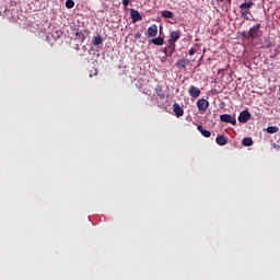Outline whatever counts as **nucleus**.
<instances>
[{
    "mask_svg": "<svg viewBox=\"0 0 280 280\" xmlns=\"http://www.w3.org/2000/svg\"><path fill=\"white\" fill-rule=\"evenodd\" d=\"M188 95L190 97H192L194 100H197L199 97V95H201V90H199V88L190 85L188 89Z\"/></svg>",
    "mask_w": 280,
    "mask_h": 280,
    "instance_id": "7",
    "label": "nucleus"
},
{
    "mask_svg": "<svg viewBox=\"0 0 280 280\" xmlns=\"http://www.w3.org/2000/svg\"><path fill=\"white\" fill-rule=\"evenodd\" d=\"M180 36H182L180 30L171 32V36H168V39H167L168 49H171V55L176 51V43L180 39Z\"/></svg>",
    "mask_w": 280,
    "mask_h": 280,
    "instance_id": "1",
    "label": "nucleus"
},
{
    "mask_svg": "<svg viewBox=\"0 0 280 280\" xmlns=\"http://www.w3.org/2000/svg\"><path fill=\"white\" fill-rule=\"evenodd\" d=\"M261 36L260 24L250 27V31L243 33L245 39H258Z\"/></svg>",
    "mask_w": 280,
    "mask_h": 280,
    "instance_id": "2",
    "label": "nucleus"
},
{
    "mask_svg": "<svg viewBox=\"0 0 280 280\" xmlns=\"http://www.w3.org/2000/svg\"><path fill=\"white\" fill-rule=\"evenodd\" d=\"M122 4H124L125 8H128V5H129V0H122Z\"/></svg>",
    "mask_w": 280,
    "mask_h": 280,
    "instance_id": "24",
    "label": "nucleus"
},
{
    "mask_svg": "<svg viewBox=\"0 0 280 280\" xmlns=\"http://www.w3.org/2000/svg\"><path fill=\"white\" fill-rule=\"evenodd\" d=\"M273 148H275L276 150H280V147H279L278 144H273Z\"/></svg>",
    "mask_w": 280,
    "mask_h": 280,
    "instance_id": "26",
    "label": "nucleus"
},
{
    "mask_svg": "<svg viewBox=\"0 0 280 280\" xmlns=\"http://www.w3.org/2000/svg\"><path fill=\"white\" fill-rule=\"evenodd\" d=\"M271 47H272V44H271V43H268L267 45L264 46L265 49L271 48Z\"/></svg>",
    "mask_w": 280,
    "mask_h": 280,
    "instance_id": "25",
    "label": "nucleus"
},
{
    "mask_svg": "<svg viewBox=\"0 0 280 280\" xmlns=\"http://www.w3.org/2000/svg\"><path fill=\"white\" fill-rule=\"evenodd\" d=\"M103 44V38L100 34H97L96 36L93 37V40H92V45L94 47H98Z\"/></svg>",
    "mask_w": 280,
    "mask_h": 280,
    "instance_id": "17",
    "label": "nucleus"
},
{
    "mask_svg": "<svg viewBox=\"0 0 280 280\" xmlns=\"http://www.w3.org/2000/svg\"><path fill=\"white\" fill-rule=\"evenodd\" d=\"M97 73H98V70L94 69V75H97Z\"/></svg>",
    "mask_w": 280,
    "mask_h": 280,
    "instance_id": "27",
    "label": "nucleus"
},
{
    "mask_svg": "<svg viewBox=\"0 0 280 280\" xmlns=\"http://www.w3.org/2000/svg\"><path fill=\"white\" fill-rule=\"evenodd\" d=\"M253 139L252 138H243L242 144L245 147H252L253 145Z\"/></svg>",
    "mask_w": 280,
    "mask_h": 280,
    "instance_id": "19",
    "label": "nucleus"
},
{
    "mask_svg": "<svg viewBox=\"0 0 280 280\" xmlns=\"http://www.w3.org/2000/svg\"><path fill=\"white\" fill-rule=\"evenodd\" d=\"M173 112L174 114H176L177 117H182L185 115V110L177 103L173 104Z\"/></svg>",
    "mask_w": 280,
    "mask_h": 280,
    "instance_id": "13",
    "label": "nucleus"
},
{
    "mask_svg": "<svg viewBox=\"0 0 280 280\" xmlns=\"http://www.w3.org/2000/svg\"><path fill=\"white\" fill-rule=\"evenodd\" d=\"M209 101L208 100H198L197 102V107L199 112H207V109L209 108Z\"/></svg>",
    "mask_w": 280,
    "mask_h": 280,
    "instance_id": "9",
    "label": "nucleus"
},
{
    "mask_svg": "<svg viewBox=\"0 0 280 280\" xmlns=\"http://www.w3.org/2000/svg\"><path fill=\"white\" fill-rule=\"evenodd\" d=\"M255 5L254 2H243L241 5H238L240 14L242 15L243 19H245L246 21H250V9L252 7Z\"/></svg>",
    "mask_w": 280,
    "mask_h": 280,
    "instance_id": "3",
    "label": "nucleus"
},
{
    "mask_svg": "<svg viewBox=\"0 0 280 280\" xmlns=\"http://www.w3.org/2000/svg\"><path fill=\"white\" fill-rule=\"evenodd\" d=\"M228 5H231V0H226Z\"/></svg>",
    "mask_w": 280,
    "mask_h": 280,
    "instance_id": "28",
    "label": "nucleus"
},
{
    "mask_svg": "<svg viewBox=\"0 0 280 280\" xmlns=\"http://www.w3.org/2000/svg\"><path fill=\"white\" fill-rule=\"evenodd\" d=\"M217 145L224 147L229 143V139L224 137V135H219L215 138Z\"/></svg>",
    "mask_w": 280,
    "mask_h": 280,
    "instance_id": "12",
    "label": "nucleus"
},
{
    "mask_svg": "<svg viewBox=\"0 0 280 280\" xmlns=\"http://www.w3.org/2000/svg\"><path fill=\"white\" fill-rule=\"evenodd\" d=\"M279 93H280V85H279Z\"/></svg>",
    "mask_w": 280,
    "mask_h": 280,
    "instance_id": "29",
    "label": "nucleus"
},
{
    "mask_svg": "<svg viewBox=\"0 0 280 280\" xmlns=\"http://www.w3.org/2000/svg\"><path fill=\"white\" fill-rule=\"evenodd\" d=\"M220 120L224 124H231L232 126H236V118L231 116L230 114L221 115Z\"/></svg>",
    "mask_w": 280,
    "mask_h": 280,
    "instance_id": "6",
    "label": "nucleus"
},
{
    "mask_svg": "<svg viewBox=\"0 0 280 280\" xmlns=\"http://www.w3.org/2000/svg\"><path fill=\"white\" fill-rule=\"evenodd\" d=\"M159 35V26L156 24H152L145 32V36L148 38H155Z\"/></svg>",
    "mask_w": 280,
    "mask_h": 280,
    "instance_id": "4",
    "label": "nucleus"
},
{
    "mask_svg": "<svg viewBox=\"0 0 280 280\" xmlns=\"http://www.w3.org/2000/svg\"><path fill=\"white\" fill-rule=\"evenodd\" d=\"M135 38H136V39L142 38V34H141L140 32H137V33L135 34Z\"/></svg>",
    "mask_w": 280,
    "mask_h": 280,
    "instance_id": "22",
    "label": "nucleus"
},
{
    "mask_svg": "<svg viewBox=\"0 0 280 280\" xmlns=\"http://www.w3.org/2000/svg\"><path fill=\"white\" fill-rule=\"evenodd\" d=\"M250 118H252V115L249 110L245 109L241 114H238L237 120L241 124H247V121H249Z\"/></svg>",
    "mask_w": 280,
    "mask_h": 280,
    "instance_id": "5",
    "label": "nucleus"
},
{
    "mask_svg": "<svg viewBox=\"0 0 280 280\" xmlns=\"http://www.w3.org/2000/svg\"><path fill=\"white\" fill-rule=\"evenodd\" d=\"M150 43L155 46H163L165 44V40H164V37L159 36V37L152 38Z\"/></svg>",
    "mask_w": 280,
    "mask_h": 280,
    "instance_id": "15",
    "label": "nucleus"
},
{
    "mask_svg": "<svg viewBox=\"0 0 280 280\" xmlns=\"http://www.w3.org/2000/svg\"><path fill=\"white\" fill-rule=\"evenodd\" d=\"M267 132L270 133V135L279 132V128L277 126H269L267 128Z\"/></svg>",
    "mask_w": 280,
    "mask_h": 280,
    "instance_id": "20",
    "label": "nucleus"
},
{
    "mask_svg": "<svg viewBox=\"0 0 280 280\" xmlns=\"http://www.w3.org/2000/svg\"><path fill=\"white\" fill-rule=\"evenodd\" d=\"M74 5H75V2L73 0H67L66 1V8L67 9L71 10V9L74 8Z\"/></svg>",
    "mask_w": 280,
    "mask_h": 280,
    "instance_id": "21",
    "label": "nucleus"
},
{
    "mask_svg": "<svg viewBox=\"0 0 280 280\" xmlns=\"http://www.w3.org/2000/svg\"><path fill=\"white\" fill-rule=\"evenodd\" d=\"M197 129L202 137L210 138L212 136L211 131L203 129L202 125H198Z\"/></svg>",
    "mask_w": 280,
    "mask_h": 280,
    "instance_id": "14",
    "label": "nucleus"
},
{
    "mask_svg": "<svg viewBox=\"0 0 280 280\" xmlns=\"http://www.w3.org/2000/svg\"><path fill=\"white\" fill-rule=\"evenodd\" d=\"M196 55V48H190L189 49V56Z\"/></svg>",
    "mask_w": 280,
    "mask_h": 280,
    "instance_id": "23",
    "label": "nucleus"
},
{
    "mask_svg": "<svg viewBox=\"0 0 280 280\" xmlns=\"http://www.w3.org/2000/svg\"><path fill=\"white\" fill-rule=\"evenodd\" d=\"M77 39H81V43H84L86 37H89V31L88 30H81L80 32H75Z\"/></svg>",
    "mask_w": 280,
    "mask_h": 280,
    "instance_id": "11",
    "label": "nucleus"
},
{
    "mask_svg": "<svg viewBox=\"0 0 280 280\" xmlns=\"http://www.w3.org/2000/svg\"><path fill=\"white\" fill-rule=\"evenodd\" d=\"M187 63H188V60L185 59V58H179V59L176 61L177 68L184 69V70H186Z\"/></svg>",
    "mask_w": 280,
    "mask_h": 280,
    "instance_id": "16",
    "label": "nucleus"
},
{
    "mask_svg": "<svg viewBox=\"0 0 280 280\" xmlns=\"http://www.w3.org/2000/svg\"><path fill=\"white\" fill-rule=\"evenodd\" d=\"M130 19H131V23H137L139 21L143 20V16L140 15L139 11H136L135 9L130 10Z\"/></svg>",
    "mask_w": 280,
    "mask_h": 280,
    "instance_id": "8",
    "label": "nucleus"
},
{
    "mask_svg": "<svg viewBox=\"0 0 280 280\" xmlns=\"http://www.w3.org/2000/svg\"><path fill=\"white\" fill-rule=\"evenodd\" d=\"M155 94L160 100H165L164 85L158 84L154 89Z\"/></svg>",
    "mask_w": 280,
    "mask_h": 280,
    "instance_id": "10",
    "label": "nucleus"
},
{
    "mask_svg": "<svg viewBox=\"0 0 280 280\" xmlns=\"http://www.w3.org/2000/svg\"><path fill=\"white\" fill-rule=\"evenodd\" d=\"M161 16H162V19H174V12H172V11H162Z\"/></svg>",
    "mask_w": 280,
    "mask_h": 280,
    "instance_id": "18",
    "label": "nucleus"
}]
</instances>
